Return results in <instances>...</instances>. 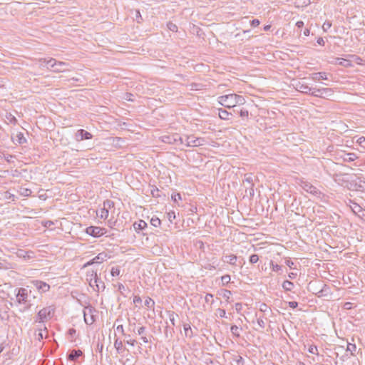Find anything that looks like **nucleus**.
<instances>
[{
	"instance_id": "f257e3e1",
	"label": "nucleus",
	"mask_w": 365,
	"mask_h": 365,
	"mask_svg": "<svg viewBox=\"0 0 365 365\" xmlns=\"http://www.w3.org/2000/svg\"><path fill=\"white\" fill-rule=\"evenodd\" d=\"M219 103L227 108H233L238 104H242L244 99L235 93L222 96L219 98Z\"/></svg>"
},
{
	"instance_id": "f03ea898",
	"label": "nucleus",
	"mask_w": 365,
	"mask_h": 365,
	"mask_svg": "<svg viewBox=\"0 0 365 365\" xmlns=\"http://www.w3.org/2000/svg\"><path fill=\"white\" fill-rule=\"evenodd\" d=\"M114 207V202L111 200H106L103 202V207L97 212V216L101 219L106 220L109 215V210Z\"/></svg>"
},
{
	"instance_id": "7ed1b4c3",
	"label": "nucleus",
	"mask_w": 365,
	"mask_h": 365,
	"mask_svg": "<svg viewBox=\"0 0 365 365\" xmlns=\"http://www.w3.org/2000/svg\"><path fill=\"white\" fill-rule=\"evenodd\" d=\"M106 232V228L98 226H90L86 229V233L94 237H100Z\"/></svg>"
},
{
	"instance_id": "20e7f679",
	"label": "nucleus",
	"mask_w": 365,
	"mask_h": 365,
	"mask_svg": "<svg viewBox=\"0 0 365 365\" xmlns=\"http://www.w3.org/2000/svg\"><path fill=\"white\" fill-rule=\"evenodd\" d=\"M205 143V140L202 138H197L194 135L187 136L185 140V145L188 147H198Z\"/></svg>"
},
{
	"instance_id": "39448f33",
	"label": "nucleus",
	"mask_w": 365,
	"mask_h": 365,
	"mask_svg": "<svg viewBox=\"0 0 365 365\" xmlns=\"http://www.w3.org/2000/svg\"><path fill=\"white\" fill-rule=\"evenodd\" d=\"M31 283L40 294L47 292L50 289V285L43 281L33 280Z\"/></svg>"
},
{
	"instance_id": "423d86ee",
	"label": "nucleus",
	"mask_w": 365,
	"mask_h": 365,
	"mask_svg": "<svg viewBox=\"0 0 365 365\" xmlns=\"http://www.w3.org/2000/svg\"><path fill=\"white\" fill-rule=\"evenodd\" d=\"M331 63L334 65H340L345 68H350L353 66V63H351L350 58H335L331 61Z\"/></svg>"
},
{
	"instance_id": "0eeeda50",
	"label": "nucleus",
	"mask_w": 365,
	"mask_h": 365,
	"mask_svg": "<svg viewBox=\"0 0 365 365\" xmlns=\"http://www.w3.org/2000/svg\"><path fill=\"white\" fill-rule=\"evenodd\" d=\"M76 136L78 140H88L92 138L91 133L83 129L78 130Z\"/></svg>"
},
{
	"instance_id": "6e6552de",
	"label": "nucleus",
	"mask_w": 365,
	"mask_h": 365,
	"mask_svg": "<svg viewBox=\"0 0 365 365\" xmlns=\"http://www.w3.org/2000/svg\"><path fill=\"white\" fill-rule=\"evenodd\" d=\"M147 226L148 225L146 222L143 220L136 221L133 224V229L136 232H139L140 231L145 230Z\"/></svg>"
},
{
	"instance_id": "1a4fd4ad",
	"label": "nucleus",
	"mask_w": 365,
	"mask_h": 365,
	"mask_svg": "<svg viewBox=\"0 0 365 365\" xmlns=\"http://www.w3.org/2000/svg\"><path fill=\"white\" fill-rule=\"evenodd\" d=\"M48 64L50 65L53 68L56 66V68H54V69H53L54 71L60 72V71H65V69H62V68L58 67V66H60V67L65 66L66 63H63V62H58V63H56L54 59H50L48 61Z\"/></svg>"
},
{
	"instance_id": "9d476101",
	"label": "nucleus",
	"mask_w": 365,
	"mask_h": 365,
	"mask_svg": "<svg viewBox=\"0 0 365 365\" xmlns=\"http://www.w3.org/2000/svg\"><path fill=\"white\" fill-rule=\"evenodd\" d=\"M14 141L19 144H23L26 142V139L22 133L19 132L14 138Z\"/></svg>"
},
{
	"instance_id": "9b49d317",
	"label": "nucleus",
	"mask_w": 365,
	"mask_h": 365,
	"mask_svg": "<svg viewBox=\"0 0 365 365\" xmlns=\"http://www.w3.org/2000/svg\"><path fill=\"white\" fill-rule=\"evenodd\" d=\"M349 58L351 61V63H354L357 65L362 66L364 64V61L359 56L350 55Z\"/></svg>"
},
{
	"instance_id": "f8f14e48",
	"label": "nucleus",
	"mask_w": 365,
	"mask_h": 365,
	"mask_svg": "<svg viewBox=\"0 0 365 365\" xmlns=\"http://www.w3.org/2000/svg\"><path fill=\"white\" fill-rule=\"evenodd\" d=\"M83 354L81 350H73L68 356V359L71 361L76 360L78 357Z\"/></svg>"
},
{
	"instance_id": "ddd939ff",
	"label": "nucleus",
	"mask_w": 365,
	"mask_h": 365,
	"mask_svg": "<svg viewBox=\"0 0 365 365\" xmlns=\"http://www.w3.org/2000/svg\"><path fill=\"white\" fill-rule=\"evenodd\" d=\"M108 258V255L106 253H100L96 257L93 258V262L96 263H101V262L105 261Z\"/></svg>"
},
{
	"instance_id": "4468645a",
	"label": "nucleus",
	"mask_w": 365,
	"mask_h": 365,
	"mask_svg": "<svg viewBox=\"0 0 365 365\" xmlns=\"http://www.w3.org/2000/svg\"><path fill=\"white\" fill-rule=\"evenodd\" d=\"M282 287L286 290V291H290L293 289L294 287V284L290 282V281H288V280H285L283 283H282Z\"/></svg>"
},
{
	"instance_id": "2eb2a0df",
	"label": "nucleus",
	"mask_w": 365,
	"mask_h": 365,
	"mask_svg": "<svg viewBox=\"0 0 365 365\" xmlns=\"http://www.w3.org/2000/svg\"><path fill=\"white\" fill-rule=\"evenodd\" d=\"M145 305L148 307V308H153L154 307V305H155V302L150 298V297H147L145 299Z\"/></svg>"
},
{
	"instance_id": "dca6fc26",
	"label": "nucleus",
	"mask_w": 365,
	"mask_h": 365,
	"mask_svg": "<svg viewBox=\"0 0 365 365\" xmlns=\"http://www.w3.org/2000/svg\"><path fill=\"white\" fill-rule=\"evenodd\" d=\"M226 258H227V261L228 263H230V264H235V263L237 262V256L236 255H230L227 256Z\"/></svg>"
},
{
	"instance_id": "f3484780",
	"label": "nucleus",
	"mask_w": 365,
	"mask_h": 365,
	"mask_svg": "<svg viewBox=\"0 0 365 365\" xmlns=\"http://www.w3.org/2000/svg\"><path fill=\"white\" fill-rule=\"evenodd\" d=\"M150 224L154 227H159L161 224L160 220L157 217H153L150 220Z\"/></svg>"
},
{
	"instance_id": "a211bd4d",
	"label": "nucleus",
	"mask_w": 365,
	"mask_h": 365,
	"mask_svg": "<svg viewBox=\"0 0 365 365\" xmlns=\"http://www.w3.org/2000/svg\"><path fill=\"white\" fill-rule=\"evenodd\" d=\"M229 115V113L226 110H222L219 111V117L222 120H227Z\"/></svg>"
},
{
	"instance_id": "6ab92c4d",
	"label": "nucleus",
	"mask_w": 365,
	"mask_h": 365,
	"mask_svg": "<svg viewBox=\"0 0 365 365\" xmlns=\"http://www.w3.org/2000/svg\"><path fill=\"white\" fill-rule=\"evenodd\" d=\"M20 194L24 197H29L31 195V190L28 188H21Z\"/></svg>"
},
{
	"instance_id": "aec40b11",
	"label": "nucleus",
	"mask_w": 365,
	"mask_h": 365,
	"mask_svg": "<svg viewBox=\"0 0 365 365\" xmlns=\"http://www.w3.org/2000/svg\"><path fill=\"white\" fill-rule=\"evenodd\" d=\"M120 273L119 267H115L111 269L110 274L113 277H118Z\"/></svg>"
},
{
	"instance_id": "412c9836",
	"label": "nucleus",
	"mask_w": 365,
	"mask_h": 365,
	"mask_svg": "<svg viewBox=\"0 0 365 365\" xmlns=\"http://www.w3.org/2000/svg\"><path fill=\"white\" fill-rule=\"evenodd\" d=\"M33 254L32 252H24V251L23 250H19L18 252V255L20 257H28V258H30L31 256V255Z\"/></svg>"
},
{
	"instance_id": "4be33fe9",
	"label": "nucleus",
	"mask_w": 365,
	"mask_h": 365,
	"mask_svg": "<svg viewBox=\"0 0 365 365\" xmlns=\"http://www.w3.org/2000/svg\"><path fill=\"white\" fill-rule=\"evenodd\" d=\"M230 276L228 274L224 275L221 277V281L223 284H227L230 282Z\"/></svg>"
},
{
	"instance_id": "5701e85b",
	"label": "nucleus",
	"mask_w": 365,
	"mask_h": 365,
	"mask_svg": "<svg viewBox=\"0 0 365 365\" xmlns=\"http://www.w3.org/2000/svg\"><path fill=\"white\" fill-rule=\"evenodd\" d=\"M308 351L311 354H316V355L318 354V349H317V347L316 346L311 345L309 347Z\"/></svg>"
},
{
	"instance_id": "b1692460",
	"label": "nucleus",
	"mask_w": 365,
	"mask_h": 365,
	"mask_svg": "<svg viewBox=\"0 0 365 365\" xmlns=\"http://www.w3.org/2000/svg\"><path fill=\"white\" fill-rule=\"evenodd\" d=\"M172 200L174 202H178L182 200L181 195L180 193H174L171 196Z\"/></svg>"
},
{
	"instance_id": "393cba45",
	"label": "nucleus",
	"mask_w": 365,
	"mask_h": 365,
	"mask_svg": "<svg viewBox=\"0 0 365 365\" xmlns=\"http://www.w3.org/2000/svg\"><path fill=\"white\" fill-rule=\"evenodd\" d=\"M315 78L317 80L320 79H327V73H318L315 74Z\"/></svg>"
},
{
	"instance_id": "a878e982",
	"label": "nucleus",
	"mask_w": 365,
	"mask_h": 365,
	"mask_svg": "<svg viewBox=\"0 0 365 365\" xmlns=\"http://www.w3.org/2000/svg\"><path fill=\"white\" fill-rule=\"evenodd\" d=\"M4 197L6 199L14 201L15 200V196L14 195L10 193L9 192H6L4 194Z\"/></svg>"
},
{
	"instance_id": "bb28decb",
	"label": "nucleus",
	"mask_w": 365,
	"mask_h": 365,
	"mask_svg": "<svg viewBox=\"0 0 365 365\" xmlns=\"http://www.w3.org/2000/svg\"><path fill=\"white\" fill-rule=\"evenodd\" d=\"M216 315L219 317L223 318L226 315V312L224 309H218L216 312Z\"/></svg>"
},
{
	"instance_id": "cd10ccee",
	"label": "nucleus",
	"mask_w": 365,
	"mask_h": 365,
	"mask_svg": "<svg viewBox=\"0 0 365 365\" xmlns=\"http://www.w3.org/2000/svg\"><path fill=\"white\" fill-rule=\"evenodd\" d=\"M259 260V257L257 255H252L250 257V262L252 264L257 263Z\"/></svg>"
},
{
	"instance_id": "c85d7f7f",
	"label": "nucleus",
	"mask_w": 365,
	"mask_h": 365,
	"mask_svg": "<svg viewBox=\"0 0 365 365\" xmlns=\"http://www.w3.org/2000/svg\"><path fill=\"white\" fill-rule=\"evenodd\" d=\"M299 2H296L297 6H299V4L301 6H307L310 4V0H299Z\"/></svg>"
},
{
	"instance_id": "c756f323",
	"label": "nucleus",
	"mask_w": 365,
	"mask_h": 365,
	"mask_svg": "<svg viewBox=\"0 0 365 365\" xmlns=\"http://www.w3.org/2000/svg\"><path fill=\"white\" fill-rule=\"evenodd\" d=\"M272 270L274 272H279L281 269V267L278 264H274L272 262L271 263Z\"/></svg>"
},
{
	"instance_id": "7c9ffc66",
	"label": "nucleus",
	"mask_w": 365,
	"mask_h": 365,
	"mask_svg": "<svg viewBox=\"0 0 365 365\" xmlns=\"http://www.w3.org/2000/svg\"><path fill=\"white\" fill-rule=\"evenodd\" d=\"M231 295H232V293L229 290H224L223 292H222L223 297H225V298H226L227 299H230Z\"/></svg>"
},
{
	"instance_id": "2f4dec72",
	"label": "nucleus",
	"mask_w": 365,
	"mask_h": 365,
	"mask_svg": "<svg viewBox=\"0 0 365 365\" xmlns=\"http://www.w3.org/2000/svg\"><path fill=\"white\" fill-rule=\"evenodd\" d=\"M260 24V21L258 19H253L251 21V26L253 27H257Z\"/></svg>"
},
{
	"instance_id": "473e14b6",
	"label": "nucleus",
	"mask_w": 365,
	"mask_h": 365,
	"mask_svg": "<svg viewBox=\"0 0 365 365\" xmlns=\"http://www.w3.org/2000/svg\"><path fill=\"white\" fill-rule=\"evenodd\" d=\"M238 329H238V327H237V326H232V327H231V331H232V332L234 334L237 335V336H239V331H238Z\"/></svg>"
},
{
	"instance_id": "72a5a7b5",
	"label": "nucleus",
	"mask_w": 365,
	"mask_h": 365,
	"mask_svg": "<svg viewBox=\"0 0 365 365\" xmlns=\"http://www.w3.org/2000/svg\"><path fill=\"white\" fill-rule=\"evenodd\" d=\"M347 156H348L347 160L349 161H353L356 158V156L354 153H348Z\"/></svg>"
},
{
	"instance_id": "f704fd0d",
	"label": "nucleus",
	"mask_w": 365,
	"mask_h": 365,
	"mask_svg": "<svg viewBox=\"0 0 365 365\" xmlns=\"http://www.w3.org/2000/svg\"><path fill=\"white\" fill-rule=\"evenodd\" d=\"M23 295H25V296L26 295V290L24 288H21L19 290L18 296H23Z\"/></svg>"
},
{
	"instance_id": "c9c22d12",
	"label": "nucleus",
	"mask_w": 365,
	"mask_h": 365,
	"mask_svg": "<svg viewBox=\"0 0 365 365\" xmlns=\"http://www.w3.org/2000/svg\"><path fill=\"white\" fill-rule=\"evenodd\" d=\"M133 303L135 304L141 303V298L139 296H135L133 297Z\"/></svg>"
},
{
	"instance_id": "e433bc0d",
	"label": "nucleus",
	"mask_w": 365,
	"mask_h": 365,
	"mask_svg": "<svg viewBox=\"0 0 365 365\" xmlns=\"http://www.w3.org/2000/svg\"><path fill=\"white\" fill-rule=\"evenodd\" d=\"M184 330H185V334H187L188 331L192 333L191 327L188 324L184 326Z\"/></svg>"
},
{
	"instance_id": "4c0bfd02",
	"label": "nucleus",
	"mask_w": 365,
	"mask_h": 365,
	"mask_svg": "<svg viewBox=\"0 0 365 365\" xmlns=\"http://www.w3.org/2000/svg\"><path fill=\"white\" fill-rule=\"evenodd\" d=\"M298 304L297 302H289V306L291 307V308H296L297 307Z\"/></svg>"
},
{
	"instance_id": "58836bf2",
	"label": "nucleus",
	"mask_w": 365,
	"mask_h": 365,
	"mask_svg": "<svg viewBox=\"0 0 365 365\" xmlns=\"http://www.w3.org/2000/svg\"><path fill=\"white\" fill-rule=\"evenodd\" d=\"M296 26L298 27V28H302L303 26H304V22L302 21H298L297 23H296Z\"/></svg>"
},
{
	"instance_id": "ea45409f",
	"label": "nucleus",
	"mask_w": 365,
	"mask_h": 365,
	"mask_svg": "<svg viewBox=\"0 0 365 365\" xmlns=\"http://www.w3.org/2000/svg\"><path fill=\"white\" fill-rule=\"evenodd\" d=\"M286 264L288 267H289L290 268L292 267V266L294 265V262L292 261H291L290 259H287L286 261Z\"/></svg>"
},
{
	"instance_id": "a19ab883",
	"label": "nucleus",
	"mask_w": 365,
	"mask_h": 365,
	"mask_svg": "<svg viewBox=\"0 0 365 365\" xmlns=\"http://www.w3.org/2000/svg\"><path fill=\"white\" fill-rule=\"evenodd\" d=\"M131 96H132V94L130 93H127L126 97H125L123 98L126 101H132V98H130Z\"/></svg>"
},
{
	"instance_id": "79ce46f5",
	"label": "nucleus",
	"mask_w": 365,
	"mask_h": 365,
	"mask_svg": "<svg viewBox=\"0 0 365 365\" xmlns=\"http://www.w3.org/2000/svg\"><path fill=\"white\" fill-rule=\"evenodd\" d=\"M94 263H96V262H93V259H92L91 261H89L86 264H85L84 267H86L91 265V264H93Z\"/></svg>"
},
{
	"instance_id": "37998d69",
	"label": "nucleus",
	"mask_w": 365,
	"mask_h": 365,
	"mask_svg": "<svg viewBox=\"0 0 365 365\" xmlns=\"http://www.w3.org/2000/svg\"><path fill=\"white\" fill-rule=\"evenodd\" d=\"M212 294H207L206 296H205V300L206 301H208L210 299V298H212Z\"/></svg>"
},
{
	"instance_id": "c03bdc74",
	"label": "nucleus",
	"mask_w": 365,
	"mask_h": 365,
	"mask_svg": "<svg viewBox=\"0 0 365 365\" xmlns=\"http://www.w3.org/2000/svg\"><path fill=\"white\" fill-rule=\"evenodd\" d=\"M295 276H296V274H294L293 272L289 274V277L290 279H294L295 277Z\"/></svg>"
},
{
	"instance_id": "a18cd8bd",
	"label": "nucleus",
	"mask_w": 365,
	"mask_h": 365,
	"mask_svg": "<svg viewBox=\"0 0 365 365\" xmlns=\"http://www.w3.org/2000/svg\"><path fill=\"white\" fill-rule=\"evenodd\" d=\"M309 33H310V31L309 29H306L304 31V36H307L309 35Z\"/></svg>"
},
{
	"instance_id": "49530a36",
	"label": "nucleus",
	"mask_w": 365,
	"mask_h": 365,
	"mask_svg": "<svg viewBox=\"0 0 365 365\" xmlns=\"http://www.w3.org/2000/svg\"><path fill=\"white\" fill-rule=\"evenodd\" d=\"M168 217H169V218H170V219L172 217H173V218H175V217L174 212H169V213H168Z\"/></svg>"
},
{
	"instance_id": "de8ad7c7",
	"label": "nucleus",
	"mask_w": 365,
	"mask_h": 365,
	"mask_svg": "<svg viewBox=\"0 0 365 365\" xmlns=\"http://www.w3.org/2000/svg\"><path fill=\"white\" fill-rule=\"evenodd\" d=\"M350 304H351V303H349V302L345 303L344 307L346 309H350Z\"/></svg>"
},
{
	"instance_id": "09e8293b",
	"label": "nucleus",
	"mask_w": 365,
	"mask_h": 365,
	"mask_svg": "<svg viewBox=\"0 0 365 365\" xmlns=\"http://www.w3.org/2000/svg\"><path fill=\"white\" fill-rule=\"evenodd\" d=\"M270 28H271L270 25H266V26H264V31H268V30H269Z\"/></svg>"
},
{
	"instance_id": "8fccbe9b",
	"label": "nucleus",
	"mask_w": 365,
	"mask_h": 365,
	"mask_svg": "<svg viewBox=\"0 0 365 365\" xmlns=\"http://www.w3.org/2000/svg\"><path fill=\"white\" fill-rule=\"evenodd\" d=\"M144 327H140L138 330V333L140 334L144 331Z\"/></svg>"
},
{
	"instance_id": "3c124183",
	"label": "nucleus",
	"mask_w": 365,
	"mask_h": 365,
	"mask_svg": "<svg viewBox=\"0 0 365 365\" xmlns=\"http://www.w3.org/2000/svg\"><path fill=\"white\" fill-rule=\"evenodd\" d=\"M325 26H326V27H327V28H330V26H331V24H329V23H328L327 24H324V26H323V27L324 28V27H325Z\"/></svg>"
},
{
	"instance_id": "603ef678",
	"label": "nucleus",
	"mask_w": 365,
	"mask_h": 365,
	"mask_svg": "<svg viewBox=\"0 0 365 365\" xmlns=\"http://www.w3.org/2000/svg\"><path fill=\"white\" fill-rule=\"evenodd\" d=\"M108 226L110 227V228H113V226H114V223H111L110 222H108Z\"/></svg>"
},
{
	"instance_id": "864d4df0",
	"label": "nucleus",
	"mask_w": 365,
	"mask_h": 365,
	"mask_svg": "<svg viewBox=\"0 0 365 365\" xmlns=\"http://www.w3.org/2000/svg\"><path fill=\"white\" fill-rule=\"evenodd\" d=\"M359 143H361L362 141H365V138H361L359 139Z\"/></svg>"
},
{
	"instance_id": "5fc2aeb1",
	"label": "nucleus",
	"mask_w": 365,
	"mask_h": 365,
	"mask_svg": "<svg viewBox=\"0 0 365 365\" xmlns=\"http://www.w3.org/2000/svg\"><path fill=\"white\" fill-rule=\"evenodd\" d=\"M323 42H324V41H323V39H322V38H319V39H318V43H319V44H322Z\"/></svg>"
},
{
	"instance_id": "6e6d98bb",
	"label": "nucleus",
	"mask_w": 365,
	"mask_h": 365,
	"mask_svg": "<svg viewBox=\"0 0 365 365\" xmlns=\"http://www.w3.org/2000/svg\"><path fill=\"white\" fill-rule=\"evenodd\" d=\"M3 349H4V346H3V345L1 344H0V353H1Z\"/></svg>"
},
{
	"instance_id": "4d7b16f0",
	"label": "nucleus",
	"mask_w": 365,
	"mask_h": 365,
	"mask_svg": "<svg viewBox=\"0 0 365 365\" xmlns=\"http://www.w3.org/2000/svg\"><path fill=\"white\" fill-rule=\"evenodd\" d=\"M240 114H241V115H245V113L241 111Z\"/></svg>"
},
{
	"instance_id": "13d9d810",
	"label": "nucleus",
	"mask_w": 365,
	"mask_h": 365,
	"mask_svg": "<svg viewBox=\"0 0 365 365\" xmlns=\"http://www.w3.org/2000/svg\"><path fill=\"white\" fill-rule=\"evenodd\" d=\"M236 306L237 307V308H240V306H241V305H240V304H237V305H236Z\"/></svg>"
},
{
	"instance_id": "bf43d9fd",
	"label": "nucleus",
	"mask_w": 365,
	"mask_h": 365,
	"mask_svg": "<svg viewBox=\"0 0 365 365\" xmlns=\"http://www.w3.org/2000/svg\"><path fill=\"white\" fill-rule=\"evenodd\" d=\"M236 306L237 307V308H240V306H241V305H240V304H237V305H236Z\"/></svg>"
},
{
	"instance_id": "052dcab7",
	"label": "nucleus",
	"mask_w": 365,
	"mask_h": 365,
	"mask_svg": "<svg viewBox=\"0 0 365 365\" xmlns=\"http://www.w3.org/2000/svg\"><path fill=\"white\" fill-rule=\"evenodd\" d=\"M143 341H144V342H147L148 341L145 338L143 339Z\"/></svg>"
}]
</instances>
